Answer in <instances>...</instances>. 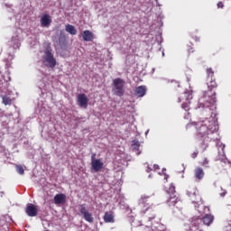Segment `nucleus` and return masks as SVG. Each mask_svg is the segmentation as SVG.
Instances as JSON below:
<instances>
[{"mask_svg": "<svg viewBox=\"0 0 231 231\" xmlns=\"http://www.w3.org/2000/svg\"><path fill=\"white\" fill-rule=\"evenodd\" d=\"M146 216H147L148 219H154L156 217L155 214L149 215V213H147Z\"/></svg>", "mask_w": 231, "mask_h": 231, "instance_id": "obj_30", "label": "nucleus"}, {"mask_svg": "<svg viewBox=\"0 0 231 231\" xmlns=\"http://www.w3.org/2000/svg\"><path fill=\"white\" fill-rule=\"evenodd\" d=\"M208 87L209 91H212V89H216L217 88V83L216 82V79H210L208 80Z\"/></svg>", "mask_w": 231, "mask_h": 231, "instance_id": "obj_19", "label": "nucleus"}, {"mask_svg": "<svg viewBox=\"0 0 231 231\" xmlns=\"http://www.w3.org/2000/svg\"><path fill=\"white\" fill-rule=\"evenodd\" d=\"M103 219L105 223H115V216L113 215V212H106Z\"/></svg>", "mask_w": 231, "mask_h": 231, "instance_id": "obj_16", "label": "nucleus"}, {"mask_svg": "<svg viewBox=\"0 0 231 231\" xmlns=\"http://www.w3.org/2000/svg\"><path fill=\"white\" fill-rule=\"evenodd\" d=\"M208 163H210V161L208 160V158L204 157V158L202 159V162H200V165H201L202 167H205V169H208V167H210V166L208 165Z\"/></svg>", "mask_w": 231, "mask_h": 231, "instance_id": "obj_23", "label": "nucleus"}, {"mask_svg": "<svg viewBox=\"0 0 231 231\" xmlns=\"http://www.w3.org/2000/svg\"><path fill=\"white\" fill-rule=\"evenodd\" d=\"M79 216H83V218L88 223H94L95 218L93 217V214L89 212L88 208H86V204H81L79 206Z\"/></svg>", "mask_w": 231, "mask_h": 231, "instance_id": "obj_5", "label": "nucleus"}, {"mask_svg": "<svg viewBox=\"0 0 231 231\" xmlns=\"http://www.w3.org/2000/svg\"><path fill=\"white\" fill-rule=\"evenodd\" d=\"M225 5L222 4V2H219L217 4V8H223Z\"/></svg>", "mask_w": 231, "mask_h": 231, "instance_id": "obj_32", "label": "nucleus"}, {"mask_svg": "<svg viewBox=\"0 0 231 231\" xmlns=\"http://www.w3.org/2000/svg\"><path fill=\"white\" fill-rule=\"evenodd\" d=\"M91 168L94 170V172H99L104 169V162L102 159H97V154L93 153L91 155Z\"/></svg>", "mask_w": 231, "mask_h": 231, "instance_id": "obj_6", "label": "nucleus"}, {"mask_svg": "<svg viewBox=\"0 0 231 231\" xmlns=\"http://www.w3.org/2000/svg\"><path fill=\"white\" fill-rule=\"evenodd\" d=\"M181 107H182V109H184V111H189L190 110V103L189 102L183 103Z\"/></svg>", "mask_w": 231, "mask_h": 231, "instance_id": "obj_27", "label": "nucleus"}, {"mask_svg": "<svg viewBox=\"0 0 231 231\" xmlns=\"http://www.w3.org/2000/svg\"><path fill=\"white\" fill-rule=\"evenodd\" d=\"M168 196H171V194H176V188L174 185H171L170 188L167 189Z\"/></svg>", "mask_w": 231, "mask_h": 231, "instance_id": "obj_25", "label": "nucleus"}, {"mask_svg": "<svg viewBox=\"0 0 231 231\" xmlns=\"http://www.w3.org/2000/svg\"><path fill=\"white\" fill-rule=\"evenodd\" d=\"M208 210H210V208H208V207H207Z\"/></svg>", "mask_w": 231, "mask_h": 231, "instance_id": "obj_36", "label": "nucleus"}, {"mask_svg": "<svg viewBox=\"0 0 231 231\" xmlns=\"http://www.w3.org/2000/svg\"><path fill=\"white\" fill-rule=\"evenodd\" d=\"M55 205H64L66 203V194L59 193L54 196Z\"/></svg>", "mask_w": 231, "mask_h": 231, "instance_id": "obj_14", "label": "nucleus"}, {"mask_svg": "<svg viewBox=\"0 0 231 231\" xmlns=\"http://www.w3.org/2000/svg\"><path fill=\"white\" fill-rule=\"evenodd\" d=\"M198 154H199V152L196 151L193 153H191V158H198Z\"/></svg>", "mask_w": 231, "mask_h": 231, "instance_id": "obj_31", "label": "nucleus"}, {"mask_svg": "<svg viewBox=\"0 0 231 231\" xmlns=\"http://www.w3.org/2000/svg\"><path fill=\"white\" fill-rule=\"evenodd\" d=\"M65 30L68 33H70V35H77V29L71 24H67Z\"/></svg>", "mask_w": 231, "mask_h": 231, "instance_id": "obj_20", "label": "nucleus"}, {"mask_svg": "<svg viewBox=\"0 0 231 231\" xmlns=\"http://www.w3.org/2000/svg\"><path fill=\"white\" fill-rule=\"evenodd\" d=\"M114 91L116 97H124L125 93V80L123 79L117 78L113 80Z\"/></svg>", "mask_w": 231, "mask_h": 231, "instance_id": "obj_3", "label": "nucleus"}, {"mask_svg": "<svg viewBox=\"0 0 231 231\" xmlns=\"http://www.w3.org/2000/svg\"><path fill=\"white\" fill-rule=\"evenodd\" d=\"M214 104H216V92L206 102L205 99H199V107H210Z\"/></svg>", "mask_w": 231, "mask_h": 231, "instance_id": "obj_8", "label": "nucleus"}, {"mask_svg": "<svg viewBox=\"0 0 231 231\" xmlns=\"http://www.w3.org/2000/svg\"><path fill=\"white\" fill-rule=\"evenodd\" d=\"M147 208L143 211L144 212V214H147V212H154L153 210H152V208H151V203H147Z\"/></svg>", "mask_w": 231, "mask_h": 231, "instance_id": "obj_28", "label": "nucleus"}, {"mask_svg": "<svg viewBox=\"0 0 231 231\" xmlns=\"http://www.w3.org/2000/svg\"><path fill=\"white\" fill-rule=\"evenodd\" d=\"M201 223H203V225H206V226H210V225H212V223H214V216H212L211 214H206L200 219L199 218L194 219L191 222L190 230L191 231H203L201 229Z\"/></svg>", "mask_w": 231, "mask_h": 231, "instance_id": "obj_1", "label": "nucleus"}, {"mask_svg": "<svg viewBox=\"0 0 231 231\" xmlns=\"http://www.w3.org/2000/svg\"><path fill=\"white\" fill-rule=\"evenodd\" d=\"M150 171H152V169H150V167H148L147 172H150Z\"/></svg>", "mask_w": 231, "mask_h": 231, "instance_id": "obj_34", "label": "nucleus"}, {"mask_svg": "<svg viewBox=\"0 0 231 231\" xmlns=\"http://www.w3.org/2000/svg\"><path fill=\"white\" fill-rule=\"evenodd\" d=\"M196 129L199 138H202L204 143L205 142H210V137H208V134H210L212 131H210L205 122L201 121L196 124Z\"/></svg>", "mask_w": 231, "mask_h": 231, "instance_id": "obj_2", "label": "nucleus"}, {"mask_svg": "<svg viewBox=\"0 0 231 231\" xmlns=\"http://www.w3.org/2000/svg\"><path fill=\"white\" fill-rule=\"evenodd\" d=\"M2 102L4 106H12V98H10L8 96H4L2 97Z\"/></svg>", "mask_w": 231, "mask_h": 231, "instance_id": "obj_22", "label": "nucleus"}, {"mask_svg": "<svg viewBox=\"0 0 231 231\" xmlns=\"http://www.w3.org/2000/svg\"><path fill=\"white\" fill-rule=\"evenodd\" d=\"M42 59L43 64L47 66V68H51L53 69V68L57 66V60L53 56V52H51V51H45Z\"/></svg>", "mask_w": 231, "mask_h": 231, "instance_id": "obj_4", "label": "nucleus"}, {"mask_svg": "<svg viewBox=\"0 0 231 231\" xmlns=\"http://www.w3.org/2000/svg\"><path fill=\"white\" fill-rule=\"evenodd\" d=\"M25 212L29 217H35L38 214L37 208L33 204H28Z\"/></svg>", "mask_w": 231, "mask_h": 231, "instance_id": "obj_12", "label": "nucleus"}, {"mask_svg": "<svg viewBox=\"0 0 231 231\" xmlns=\"http://www.w3.org/2000/svg\"><path fill=\"white\" fill-rule=\"evenodd\" d=\"M16 172L23 176V174H24V168H23L22 165H16Z\"/></svg>", "mask_w": 231, "mask_h": 231, "instance_id": "obj_26", "label": "nucleus"}, {"mask_svg": "<svg viewBox=\"0 0 231 231\" xmlns=\"http://www.w3.org/2000/svg\"><path fill=\"white\" fill-rule=\"evenodd\" d=\"M50 24H51V18L50 14H43L41 18V26L42 28H49Z\"/></svg>", "mask_w": 231, "mask_h": 231, "instance_id": "obj_13", "label": "nucleus"}, {"mask_svg": "<svg viewBox=\"0 0 231 231\" xmlns=\"http://www.w3.org/2000/svg\"><path fill=\"white\" fill-rule=\"evenodd\" d=\"M151 197L147 196V195H142L141 199L139 200L140 205H145V203H147V201H149Z\"/></svg>", "mask_w": 231, "mask_h": 231, "instance_id": "obj_24", "label": "nucleus"}, {"mask_svg": "<svg viewBox=\"0 0 231 231\" xmlns=\"http://www.w3.org/2000/svg\"><path fill=\"white\" fill-rule=\"evenodd\" d=\"M228 167H230V162L226 159L221 160L217 163L218 171H226Z\"/></svg>", "mask_w": 231, "mask_h": 231, "instance_id": "obj_15", "label": "nucleus"}, {"mask_svg": "<svg viewBox=\"0 0 231 231\" xmlns=\"http://www.w3.org/2000/svg\"><path fill=\"white\" fill-rule=\"evenodd\" d=\"M132 150L136 152V154H140V142L134 140L132 141Z\"/></svg>", "mask_w": 231, "mask_h": 231, "instance_id": "obj_18", "label": "nucleus"}, {"mask_svg": "<svg viewBox=\"0 0 231 231\" xmlns=\"http://www.w3.org/2000/svg\"><path fill=\"white\" fill-rule=\"evenodd\" d=\"M207 80H210V79H214V69L212 68L206 69Z\"/></svg>", "mask_w": 231, "mask_h": 231, "instance_id": "obj_21", "label": "nucleus"}, {"mask_svg": "<svg viewBox=\"0 0 231 231\" xmlns=\"http://www.w3.org/2000/svg\"><path fill=\"white\" fill-rule=\"evenodd\" d=\"M88 102H89V99H88V97L86 96V94L78 95V103L80 107H84L85 109H88Z\"/></svg>", "mask_w": 231, "mask_h": 231, "instance_id": "obj_10", "label": "nucleus"}, {"mask_svg": "<svg viewBox=\"0 0 231 231\" xmlns=\"http://www.w3.org/2000/svg\"><path fill=\"white\" fill-rule=\"evenodd\" d=\"M194 176L197 181H201V180L205 178V171L203 170V168L199 166L196 167L194 170Z\"/></svg>", "mask_w": 231, "mask_h": 231, "instance_id": "obj_11", "label": "nucleus"}, {"mask_svg": "<svg viewBox=\"0 0 231 231\" xmlns=\"http://www.w3.org/2000/svg\"><path fill=\"white\" fill-rule=\"evenodd\" d=\"M134 95L139 97V98L145 97L147 95V87L145 85L136 87L134 90Z\"/></svg>", "mask_w": 231, "mask_h": 231, "instance_id": "obj_9", "label": "nucleus"}, {"mask_svg": "<svg viewBox=\"0 0 231 231\" xmlns=\"http://www.w3.org/2000/svg\"><path fill=\"white\" fill-rule=\"evenodd\" d=\"M195 41H199V38H198V37H195Z\"/></svg>", "mask_w": 231, "mask_h": 231, "instance_id": "obj_35", "label": "nucleus"}, {"mask_svg": "<svg viewBox=\"0 0 231 231\" xmlns=\"http://www.w3.org/2000/svg\"><path fill=\"white\" fill-rule=\"evenodd\" d=\"M153 169H154L155 171H158V169H160V166H159L158 164H154V165H153Z\"/></svg>", "mask_w": 231, "mask_h": 231, "instance_id": "obj_33", "label": "nucleus"}, {"mask_svg": "<svg viewBox=\"0 0 231 231\" xmlns=\"http://www.w3.org/2000/svg\"><path fill=\"white\" fill-rule=\"evenodd\" d=\"M219 195L221 196V198H225V196H226V190L221 188V192L219 193Z\"/></svg>", "mask_w": 231, "mask_h": 231, "instance_id": "obj_29", "label": "nucleus"}, {"mask_svg": "<svg viewBox=\"0 0 231 231\" xmlns=\"http://www.w3.org/2000/svg\"><path fill=\"white\" fill-rule=\"evenodd\" d=\"M83 41L89 42L93 40V32L89 30H86L82 33Z\"/></svg>", "mask_w": 231, "mask_h": 231, "instance_id": "obj_17", "label": "nucleus"}, {"mask_svg": "<svg viewBox=\"0 0 231 231\" xmlns=\"http://www.w3.org/2000/svg\"><path fill=\"white\" fill-rule=\"evenodd\" d=\"M166 204L168 207H176V208H180V207H181V199H179L176 194H170L166 200Z\"/></svg>", "mask_w": 231, "mask_h": 231, "instance_id": "obj_7", "label": "nucleus"}]
</instances>
